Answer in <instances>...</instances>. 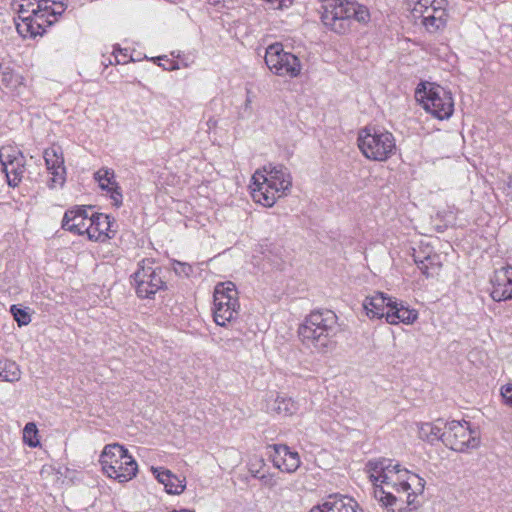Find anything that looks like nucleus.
<instances>
[{
	"label": "nucleus",
	"instance_id": "72a5a7b5",
	"mask_svg": "<svg viewBox=\"0 0 512 512\" xmlns=\"http://www.w3.org/2000/svg\"><path fill=\"white\" fill-rule=\"evenodd\" d=\"M11 313L19 326L28 325L31 322V316L22 308L16 305L11 306Z\"/></svg>",
	"mask_w": 512,
	"mask_h": 512
},
{
	"label": "nucleus",
	"instance_id": "f3484780",
	"mask_svg": "<svg viewBox=\"0 0 512 512\" xmlns=\"http://www.w3.org/2000/svg\"><path fill=\"white\" fill-rule=\"evenodd\" d=\"M89 220L90 217L85 209L68 210L62 219V228L74 234L82 235L87 233Z\"/></svg>",
	"mask_w": 512,
	"mask_h": 512
},
{
	"label": "nucleus",
	"instance_id": "b1692460",
	"mask_svg": "<svg viewBox=\"0 0 512 512\" xmlns=\"http://www.w3.org/2000/svg\"><path fill=\"white\" fill-rule=\"evenodd\" d=\"M414 262L426 277L437 275L441 269L439 256L432 251H427L423 258H420L419 255H414Z\"/></svg>",
	"mask_w": 512,
	"mask_h": 512
},
{
	"label": "nucleus",
	"instance_id": "37998d69",
	"mask_svg": "<svg viewBox=\"0 0 512 512\" xmlns=\"http://www.w3.org/2000/svg\"><path fill=\"white\" fill-rule=\"evenodd\" d=\"M226 0H208V2L211 4V5H219L221 3H224Z\"/></svg>",
	"mask_w": 512,
	"mask_h": 512
},
{
	"label": "nucleus",
	"instance_id": "6e6552de",
	"mask_svg": "<svg viewBox=\"0 0 512 512\" xmlns=\"http://www.w3.org/2000/svg\"><path fill=\"white\" fill-rule=\"evenodd\" d=\"M443 443L454 451L466 452L477 448L480 438L478 432L471 429L469 422L452 420L445 423Z\"/></svg>",
	"mask_w": 512,
	"mask_h": 512
},
{
	"label": "nucleus",
	"instance_id": "412c9836",
	"mask_svg": "<svg viewBox=\"0 0 512 512\" xmlns=\"http://www.w3.org/2000/svg\"><path fill=\"white\" fill-rule=\"evenodd\" d=\"M389 307L386 313V321L389 324H412L418 318V312L415 309H409L403 303L393 301Z\"/></svg>",
	"mask_w": 512,
	"mask_h": 512
},
{
	"label": "nucleus",
	"instance_id": "cd10ccee",
	"mask_svg": "<svg viewBox=\"0 0 512 512\" xmlns=\"http://www.w3.org/2000/svg\"><path fill=\"white\" fill-rule=\"evenodd\" d=\"M271 410L282 416H291L297 412L298 405L292 398L277 396L272 402Z\"/></svg>",
	"mask_w": 512,
	"mask_h": 512
},
{
	"label": "nucleus",
	"instance_id": "c03bdc74",
	"mask_svg": "<svg viewBox=\"0 0 512 512\" xmlns=\"http://www.w3.org/2000/svg\"><path fill=\"white\" fill-rule=\"evenodd\" d=\"M426 253H427V252H423V255H422V254H421V252H416V251H415V252H414V254H413V256H414V255H419V256H420V258H423V257L425 256V254H426Z\"/></svg>",
	"mask_w": 512,
	"mask_h": 512
},
{
	"label": "nucleus",
	"instance_id": "a878e982",
	"mask_svg": "<svg viewBox=\"0 0 512 512\" xmlns=\"http://www.w3.org/2000/svg\"><path fill=\"white\" fill-rule=\"evenodd\" d=\"M449 18L447 8L439 9L437 13L426 15L425 18L421 20V24L429 33H436L446 28Z\"/></svg>",
	"mask_w": 512,
	"mask_h": 512
},
{
	"label": "nucleus",
	"instance_id": "1a4fd4ad",
	"mask_svg": "<svg viewBox=\"0 0 512 512\" xmlns=\"http://www.w3.org/2000/svg\"><path fill=\"white\" fill-rule=\"evenodd\" d=\"M153 261L149 259L142 260L139 268L134 273L133 278L136 285V293L141 298H151L158 291L166 288L163 280V269L154 267Z\"/></svg>",
	"mask_w": 512,
	"mask_h": 512
},
{
	"label": "nucleus",
	"instance_id": "ddd939ff",
	"mask_svg": "<svg viewBox=\"0 0 512 512\" xmlns=\"http://www.w3.org/2000/svg\"><path fill=\"white\" fill-rule=\"evenodd\" d=\"M252 180L267 181L274 188H280L285 192L289 191L292 186V177L287 167L282 164H268L262 170H257Z\"/></svg>",
	"mask_w": 512,
	"mask_h": 512
},
{
	"label": "nucleus",
	"instance_id": "393cba45",
	"mask_svg": "<svg viewBox=\"0 0 512 512\" xmlns=\"http://www.w3.org/2000/svg\"><path fill=\"white\" fill-rule=\"evenodd\" d=\"M445 423L438 419L433 423H421L418 427L419 437L427 442L434 443L441 440L443 442Z\"/></svg>",
	"mask_w": 512,
	"mask_h": 512
},
{
	"label": "nucleus",
	"instance_id": "4c0bfd02",
	"mask_svg": "<svg viewBox=\"0 0 512 512\" xmlns=\"http://www.w3.org/2000/svg\"><path fill=\"white\" fill-rule=\"evenodd\" d=\"M174 271L176 274L178 275H185V276H189L190 273L192 272V267L189 265V264H186V263H182V262H179V261H175L174 262Z\"/></svg>",
	"mask_w": 512,
	"mask_h": 512
},
{
	"label": "nucleus",
	"instance_id": "f03ea898",
	"mask_svg": "<svg viewBox=\"0 0 512 512\" xmlns=\"http://www.w3.org/2000/svg\"><path fill=\"white\" fill-rule=\"evenodd\" d=\"M338 317L329 309L315 310L305 317L298 328L302 344L313 352L327 354L337 345Z\"/></svg>",
	"mask_w": 512,
	"mask_h": 512
},
{
	"label": "nucleus",
	"instance_id": "58836bf2",
	"mask_svg": "<svg viewBox=\"0 0 512 512\" xmlns=\"http://www.w3.org/2000/svg\"><path fill=\"white\" fill-rule=\"evenodd\" d=\"M1 81L6 87H10L17 82V79L12 71H4L1 74Z\"/></svg>",
	"mask_w": 512,
	"mask_h": 512
},
{
	"label": "nucleus",
	"instance_id": "4be33fe9",
	"mask_svg": "<svg viewBox=\"0 0 512 512\" xmlns=\"http://www.w3.org/2000/svg\"><path fill=\"white\" fill-rule=\"evenodd\" d=\"M151 469L156 479L165 486L167 493L178 495L184 491V479H180L168 469L161 467H152Z\"/></svg>",
	"mask_w": 512,
	"mask_h": 512
},
{
	"label": "nucleus",
	"instance_id": "dca6fc26",
	"mask_svg": "<svg viewBox=\"0 0 512 512\" xmlns=\"http://www.w3.org/2000/svg\"><path fill=\"white\" fill-rule=\"evenodd\" d=\"M509 266L495 271L492 279L491 297L494 301L508 300L512 298V278L508 275Z\"/></svg>",
	"mask_w": 512,
	"mask_h": 512
},
{
	"label": "nucleus",
	"instance_id": "7ed1b4c3",
	"mask_svg": "<svg viewBox=\"0 0 512 512\" xmlns=\"http://www.w3.org/2000/svg\"><path fill=\"white\" fill-rule=\"evenodd\" d=\"M321 8L323 25L340 35L351 30L353 20L359 23H367L370 19L368 8L355 1L329 0Z\"/></svg>",
	"mask_w": 512,
	"mask_h": 512
},
{
	"label": "nucleus",
	"instance_id": "f704fd0d",
	"mask_svg": "<svg viewBox=\"0 0 512 512\" xmlns=\"http://www.w3.org/2000/svg\"><path fill=\"white\" fill-rule=\"evenodd\" d=\"M48 4V12L54 19V21H57L58 16H61L62 13L65 11V4L61 2L60 0H47Z\"/></svg>",
	"mask_w": 512,
	"mask_h": 512
},
{
	"label": "nucleus",
	"instance_id": "a211bd4d",
	"mask_svg": "<svg viewBox=\"0 0 512 512\" xmlns=\"http://www.w3.org/2000/svg\"><path fill=\"white\" fill-rule=\"evenodd\" d=\"M393 300L390 297L385 296L382 292H375L373 295L365 298L363 302V308L369 318L381 319L386 318V313L389 304H392Z\"/></svg>",
	"mask_w": 512,
	"mask_h": 512
},
{
	"label": "nucleus",
	"instance_id": "6ab92c4d",
	"mask_svg": "<svg viewBox=\"0 0 512 512\" xmlns=\"http://www.w3.org/2000/svg\"><path fill=\"white\" fill-rule=\"evenodd\" d=\"M112 221L108 215L93 214L90 217L89 225L87 228V235L89 239L96 241H105L112 236L109 235L111 231Z\"/></svg>",
	"mask_w": 512,
	"mask_h": 512
},
{
	"label": "nucleus",
	"instance_id": "423d86ee",
	"mask_svg": "<svg viewBox=\"0 0 512 512\" xmlns=\"http://www.w3.org/2000/svg\"><path fill=\"white\" fill-rule=\"evenodd\" d=\"M416 98L423 108L435 118L443 120L451 117L454 101L450 91L434 83H421L416 89Z\"/></svg>",
	"mask_w": 512,
	"mask_h": 512
},
{
	"label": "nucleus",
	"instance_id": "473e14b6",
	"mask_svg": "<svg viewBox=\"0 0 512 512\" xmlns=\"http://www.w3.org/2000/svg\"><path fill=\"white\" fill-rule=\"evenodd\" d=\"M17 156H23L19 150L13 149L11 147L1 148L0 149V163L2 164V168L10 165V163L15 162Z\"/></svg>",
	"mask_w": 512,
	"mask_h": 512
},
{
	"label": "nucleus",
	"instance_id": "ea45409f",
	"mask_svg": "<svg viewBox=\"0 0 512 512\" xmlns=\"http://www.w3.org/2000/svg\"><path fill=\"white\" fill-rule=\"evenodd\" d=\"M250 94H251L250 90H247V97H246L244 107H243V116H249L251 114L252 98H251Z\"/></svg>",
	"mask_w": 512,
	"mask_h": 512
},
{
	"label": "nucleus",
	"instance_id": "c85d7f7f",
	"mask_svg": "<svg viewBox=\"0 0 512 512\" xmlns=\"http://www.w3.org/2000/svg\"><path fill=\"white\" fill-rule=\"evenodd\" d=\"M21 377V371L15 361L0 360V379L7 382L18 381Z\"/></svg>",
	"mask_w": 512,
	"mask_h": 512
},
{
	"label": "nucleus",
	"instance_id": "4468645a",
	"mask_svg": "<svg viewBox=\"0 0 512 512\" xmlns=\"http://www.w3.org/2000/svg\"><path fill=\"white\" fill-rule=\"evenodd\" d=\"M272 450L270 458L274 467L282 472L294 473L300 467V456L296 451H291L286 444H273L269 446Z\"/></svg>",
	"mask_w": 512,
	"mask_h": 512
},
{
	"label": "nucleus",
	"instance_id": "20e7f679",
	"mask_svg": "<svg viewBox=\"0 0 512 512\" xmlns=\"http://www.w3.org/2000/svg\"><path fill=\"white\" fill-rule=\"evenodd\" d=\"M99 462L103 472L119 483L132 480L138 472V464L120 444H108L104 447Z\"/></svg>",
	"mask_w": 512,
	"mask_h": 512
},
{
	"label": "nucleus",
	"instance_id": "a19ab883",
	"mask_svg": "<svg viewBox=\"0 0 512 512\" xmlns=\"http://www.w3.org/2000/svg\"><path fill=\"white\" fill-rule=\"evenodd\" d=\"M267 2H271V3H277V8H283V7H288L291 3H292V0H266Z\"/></svg>",
	"mask_w": 512,
	"mask_h": 512
},
{
	"label": "nucleus",
	"instance_id": "2eb2a0df",
	"mask_svg": "<svg viewBox=\"0 0 512 512\" xmlns=\"http://www.w3.org/2000/svg\"><path fill=\"white\" fill-rule=\"evenodd\" d=\"M286 192L280 188H274L267 181L253 180L251 195L255 202L260 203L265 207H272L276 200L285 195Z\"/></svg>",
	"mask_w": 512,
	"mask_h": 512
},
{
	"label": "nucleus",
	"instance_id": "79ce46f5",
	"mask_svg": "<svg viewBox=\"0 0 512 512\" xmlns=\"http://www.w3.org/2000/svg\"><path fill=\"white\" fill-rule=\"evenodd\" d=\"M224 341V345L227 347L236 346L238 343L242 344V341L237 338H227V339H221Z\"/></svg>",
	"mask_w": 512,
	"mask_h": 512
},
{
	"label": "nucleus",
	"instance_id": "9b49d317",
	"mask_svg": "<svg viewBox=\"0 0 512 512\" xmlns=\"http://www.w3.org/2000/svg\"><path fill=\"white\" fill-rule=\"evenodd\" d=\"M47 0H38L32 10L31 19L25 23H17V32L23 37H36L42 35L46 28L55 23L48 12Z\"/></svg>",
	"mask_w": 512,
	"mask_h": 512
},
{
	"label": "nucleus",
	"instance_id": "bb28decb",
	"mask_svg": "<svg viewBox=\"0 0 512 512\" xmlns=\"http://www.w3.org/2000/svg\"><path fill=\"white\" fill-rule=\"evenodd\" d=\"M25 171V159L24 156H17L15 162L3 168V172L6 175L7 183L11 187H16L21 182L23 173Z\"/></svg>",
	"mask_w": 512,
	"mask_h": 512
},
{
	"label": "nucleus",
	"instance_id": "a18cd8bd",
	"mask_svg": "<svg viewBox=\"0 0 512 512\" xmlns=\"http://www.w3.org/2000/svg\"><path fill=\"white\" fill-rule=\"evenodd\" d=\"M24 2H34V3H38V0H23Z\"/></svg>",
	"mask_w": 512,
	"mask_h": 512
},
{
	"label": "nucleus",
	"instance_id": "5701e85b",
	"mask_svg": "<svg viewBox=\"0 0 512 512\" xmlns=\"http://www.w3.org/2000/svg\"><path fill=\"white\" fill-rule=\"evenodd\" d=\"M413 3L412 14L414 18L423 20L426 15L437 13L439 9H446L447 0H409Z\"/></svg>",
	"mask_w": 512,
	"mask_h": 512
},
{
	"label": "nucleus",
	"instance_id": "2f4dec72",
	"mask_svg": "<svg viewBox=\"0 0 512 512\" xmlns=\"http://www.w3.org/2000/svg\"><path fill=\"white\" fill-rule=\"evenodd\" d=\"M38 429L36 424L33 422H29L25 425L23 429V440L30 447H36L39 444V440L37 439Z\"/></svg>",
	"mask_w": 512,
	"mask_h": 512
},
{
	"label": "nucleus",
	"instance_id": "c9c22d12",
	"mask_svg": "<svg viewBox=\"0 0 512 512\" xmlns=\"http://www.w3.org/2000/svg\"><path fill=\"white\" fill-rule=\"evenodd\" d=\"M108 192H110V198L113 201V204L116 207L121 206L122 204V193L120 191V187L116 184L115 186H112L111 188L107 189Z\"/></svg>",
	"mask_w": 512,
	"mask_h": 512
},
{
	"label": "nucleus",
	"instance_id": "7c9ffc66",
	"mask_svg": "<svg viewBox=\"0 0 512 512\" xmlns=\"http://www.w3.org/2000/svg\"><path fill=\"white\" fill-rule=\"evenodd\" d=\"M94 178L103 190H107L116 185L114 172L110 169H100L94 174Z\"/></svg>",
	"mask_w": 512,
	"mask_h": 512
},
{
	"label": "nucleus",
	"instance_id": "f8f14e48",
	"mask_svg": "<svg viewBox=\"0 0 512 512\" xmlns=\"http://www.w3.org/2000/svg\"><path fill=\"white\" fill-rule=\"evenodd\" d=\"M43 157L46 168L51 174L50 180L48 181L49 188L53 189L57 186H63L66 181V168L61 147L53 145L46 148Z\"/></svg>",
	"mask_w": 512,
	"mask_h": 512
},
{
	"label": "nucleus",
	"instance_id": "f257e3e1",
	"mask_svg": "<svg viewBox=\"0 0 512 512\" xmlns=\"http://www.w3.org/2000/svg\"><path fill=\"white\" fill-rule=\"evenodd\" d=\"M369 478L374 485V497L385 508V512H395L393 506L398 501H404L396 497L392 491L386 490L391 487L398 493H407L406 502L412 504L417 493L424 489L425 481L418 475L401 468L398 463L387 458L370 460L367 463Z\"/></svg>",
	"mask_w": 512,
	"mask_h": 512
},
{
	"label": "nucleus",
	"instance_id": "aec40b11",
	"mask_svg": "<svg viewBox=\"0 0 512 512\" xmlns=\"http://www.w3.org/2000/svg\"><path fill=\"white\" fill-rule=\"evenodd\" d=\"M356 505L352 498L330 495L322 504L314 506L310 512H356Z\"/></svg>",
	"mask_w": 512,
	"mask_h": 512
},
{
	"label": "nucleus",
	"instance_id": "c756f323",
	"mask_svg": "<svg viewBox=\"0 0 512 512\" xmlns=\"http://www.w3.org/2000/svg\"><path fill=\"white\" fill-rule=\"evenodd\" d=\"M34 2H24L23 0H12L11 9L17 13L18 17L15 19V24L25 23L31 19L32 10H34Z\"/></svg>",
	"mask_w": 512,
	"mask_h": 512
},
{
	"label": "nucleus",
	"instance_id": "e433bc0d",
	"mask_svg": "<svg viewBox=\"0 0 512 512\" xmlns=\"http://www.w3.org/2000/svg\"><path fill=\"white\" fill-rule=\"evenodd\" d=\"M500 395L508 406H512V383L502 386Z\"/></svg>",
	"mask_w": 512,
	"mask_h": 512
},
{
	"label": "nucleus",
	"instance_id": "9d476101",
	"mask_svg": "<svg viewBox=\"0 0 512 512\" xmlns=\"http://www.w3.org/2000/svg\"><path fill=\"white\" fill-rule=\"evenodd\" d=\"M265 63L278 76L297 77L301 73V63L297 56L283 49L281 43H274L266 48Z\"/></svg>",
	"mask_w": 512,
	"mask_h": 512
},
{
	"label": "nucleus",
	"instance_id": "39448f33",
	"mask_svg": "<svg viewBox=\"0 0 512 512\" xmlns=\"http://www.w3.org/2000/svg\"><path fill=\"white\" fill-rule=\"evenodd\" d=\"M358 147L369 160L386 161L396 151V141L393 134L376 127H365L358 133Z\"/></svg>",
	"mask_w": 512,
	"mask_h": 512
},
{
	"label": "nucleus",
	"instance_id": "0eeeda50",
	"mask_svg": "<svg viewBox=\"0 0 512 512\" xmlns=\"http://www.w3.org/2000/svg\"><path fill=\"white\" fill-rule=\"evenodd\" d=\"M238 292L233 282H221L214 289V321L225 326L234 320L239 313Z\"/></svg>",
	"mask_w": 512,
	"mask_h": 512
}]
</instances>
